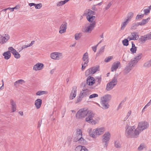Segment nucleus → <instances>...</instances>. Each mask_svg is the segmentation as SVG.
I'll return each mask as SVG.
<instances>
[{
	"label": "nucleus",
	"mask_w": 151,
	"mask_h": 151,
	"mask_svg": "<svg viewBox=\"0 0 151 151\" xmlns=\"http://www.w3.org/2000/svg\"><path fill=\"white\" fill-rule=\"evenodd\" d=\"M76 151H88V150L84 146L78 145L75 148Z\"/></svg>",
	"instance_id": "obj_23"
},
{
	"label": "nucleus",
	"mask_w": 151,
	"mask_h": 151,
	"mask_svg": "<svg viewBox=\"0 0 151 151\" xmlns=\"http://www.w3.org/2000/svg\"><path fill=\"white\" fill-rule=\"evenodd\" d=\"M98 94L96 93H94L90 95L89 96V99H92L98 96Z\"/></svg>",
	"instance_id": "obj_48"
},
{
	"label": "nucleus",
	"mask_w": 151,
	"mask_h": 151,
	"mask_svg": "<svg viewBox=\"0 0 151 151\" xmlns=\"http://www.w3.org/2000/svg\"><path fill=\"white\" fill-rule=\"evenodd\" d=\"M125 134L128 137H137L139 135L135 126H127L126 127Z\"/></svg>",
	"instance_id": "obj_4"
},
{
	"label": "nucleus",
	"mask_w": 151,
	"mask_h": 151,
	"mask_svg": "<svg viewBox=\"0 0 151 151\" xmlns=\"http://www.w3.org/2000/svg\"><path fill=\"white\" fill-rule=\"evenodd\" d=\"M120 65V63L119 61L114 63L111 67V70L112 72L116 70Z\"/></svg>",
	"instance_id": "obj_22"
},
{
	"label": "nucleus",
	"mask_w": 151,
	"mask_h": 151,
	"mask_svg": "<svg viewBox=\"0 0 151 151\" xmlns=\"http://www.w3.org/2000/svg\"><path fill=\"white\" fill-rule=\"evenodd\" d=\"M132 113V111L131 110H129L127 112L126 116L125 119L126 120L131 115Z\"/></svg>",
	"instance_id": "obj_49"
},
{
	"label": "nucleus",
	"mask_w": 151,
	"mask_h": 151,
	"mask_svg": "<svg viewBox=\"0 0 151 151\" xmlns=\"http://www.w3.org/2000/svg\"><path fill=\"white\" fill-rule=\"evenodd\" d=\"M133 15L134 14L132 12H129L128 13L127 17L126 19L129 22L133 17Z\"/></svg>",
	"instance_id": "obj_35"
},
{
	"label": "nucleus",
	"mask_w": 151,
	"mask_h": 151,
	"mask_svg": "<svg viewBox=\"0 0 151 151\" xmlns=\"http://www.w3.org/2000/svg\"><path fill=\"white\" fill-rule=\"evenodd\" d=\"M82 98L83 97H81V95H80V96H79V97L78 99L77 100V101H76V103H78L81 102L82 100Z\"/></svg>",
	"instance_id": "obj_55"
},
{
	"label": "nucleus",
	"mask_w": 151,
	"mask_h": 151,
	"mask_svg": "<svg viewBox=\"0 0 151 151\" xmlns=\"http://www.w3.org/2000/svg\"><path fill=\"white\" fill-rule=\"evenodd\" d=\"M113 58L112 56H109L105 58L104 61L105 62L107 63L109 62Z\"/></svg>",
	"instance_id": "obj_45"
},
{
	"label": "nucleus",
	"mask_w": 151,
	"mask_h": 151,
	"mask_svg": "<svg viewBox=\"0 0 151 151\" xmlns=\"http://www.w3.org/2000/svg\"><path fill=\"white\" fill-rule=\"evenodd\" d=\"M140 41L142 43L145 42L146 41L149 40L147 35H146L144 36H142L139 39Z\"/></svg>",
	"instance_id": "obj_42"
},
{
	"label": "nucleus",
	"mask_w": 151,
	"mask_h": 151,
	"mask_svg": "<svg viewBox=\"0 0 151 151\" xmlns=\"http://www.w3.org/2000/svg\"><path fill=\"white\" fill-rule=\"evenodd\" d=\"M97 46H98V45H96V46H94L92 47V49L93 50L94 52H95L96 51V48L97 47Z\"/></svg>",
	"instance_id": "obj_54"
},
{
	"label": "nucleus",
	"mask_w": 151,
	"mask_h": 151,
	"mask_svg": "<svg viewBox=\"0 0 151 151\" xmlns=\"http://www.w3.org/2000/svg\"><path fill=\"white\" fill-rule=\"evenodd\" d=\"M19 114L21 116H23V113L22 111H20L19 112Z\"/></svg>",
	"instance_id": "obj_62"
},
{
	"label": "nucleus",
	"mask_w": 151,
	"mask_h": 151,
	"mask_svg": "<svg viewBox=\"0 0 151 151\" xmlns=\"http://www.w3.org/2000/svg\"><path fill=\"white\" fill-rule=\"evenodd\" d=\"M42 101L41 99H38L35 100L34 104L36 108L37 109H40L41 106Z\"/></svg>",
	"instance_id": "obj_20"
},
{
	"label": "nucleus",
	"mask_w": 151,
	"mask_h": 151,
	"mask_svg": "<svg viewBox=\"0 0 151 151\" xmlns=\"http://www.w3.org/2000/svg\"><path fill=\"white\" fill-rule=\"evenodd\" d=\"M137 62L134 59L131 60L129 62L128 64H129L132 68H133L137 63Z\"/></svg>",
	"instance_id": "obj_39"
},
{
	"label": "nucleus",
	"mask_w": 151,
	"mask_h": 151,
	"mask_svg": "<svg viewBox=\"0 0 151 151\" xmlns=\"http://www.w3.org/2000/svg\"><path fill=\"white\" fill-rule=\"evenodd\" d=\"M143 12L144 13V14L145 15H147L148 13H149L150 12V9L148 8L144 9Z\"/></svg>",
	"instance_id": "obj_50"
},
{
	"label": "nucleus",
	"mask_w": 151,
	"mask_h": 151,
	"mask_svg": "<svg viewBox=\"0 0 151 151\" xmlns=\"http://www.w3.org/2000/svg\"><path fill=\"white\" fill-rule=\"evenodd\" d=\"M111 137V133L109 131L106 132L102 135V141L104 144V147H107Z\"/></svg>",
	"instance_id": "obj_5"
},
{
	"label": "nucleus",
	"mask_w": 151,
	"mask_h": 151,
	"mask_svg": "<svg viewBox=\"0 0 151 151\" xmlns=\"http://www.w3.org/2000/svg\"><path fill=\"white\" fill-rule=\"evenodd\" d=\"M145 148V145L143 143L141 144L137 148L138 151H141Z\"/></svg>",
	"instance_id": "obj_40"
},
{
	"label": "nucleus",
	"mask_w": 151,
	"mask_h": 151,
	"mask_svg": "<svg viewBox=\"0 0 151 151\" xmlns=\"http://www.w3.org/2000/svg\"><path fill=\"white\" fill-rule=\"evenodd\" d=\"M74 36L75 39L76 40H78L82 36V33L81 32L76 33L75 34Z\"/></svg>",
	"instance_id": "obj_38"
},
{
	"label": "nucleus",
	"mask_w": 151,
	"mask_h": 151,
	"mask_svg": "<svg viewBox=\"0 0 151 151\" xmlns=\"http://www.w3.org/2000/svg\"><path fill=\"white\" fill-rule=\"evenodd\" d=\"M94 114L91 110H88L86 108L80 109L76 113V116L77 119L85 118L86 122L92 125L98 124L99 120V117H94Z\"/></svg>",
	"instance_id": "obj_1"
},
{
	"label": "nucleus",
	"mask_w": 151,
	"mask_h": 151,
	"mask_svg": "<svg viewBox=\"0 0 151 151\" xmlns=\"http://www.w3.org/2000/svg\"><path fill=\"white\" fill-rule=\"evenodd\" d=\"M117 83V75H115L111 81L107 84L106 90L109 91L112 89Z\"/></svg>",
	"instance_id": "obj_6"
},
{
	"label": "nucleus",
	"mask_w": 151,
	"mask_h": 151,
	"mask_svg": "<svg viewBox=\"0 0 151 151\" xmlns=\"http://www.w3.org/2000/svg\"><path fill=\"white\" fill-rule=\"evenodd\" d=\"M25 82L24 80L20 79L15 82L14 83V85L16 86H18L19 85L22 84Z\"/></svg>",
	"instance_id": "obj_31"
},
{
	"label": "nucleus",
	"mask_w": 151,
	"mask_h": 151,
	"mask_svg": "<svg viewBox=\"0 0 151 151\" xmlns=\"http://www.w3.org/2000/svg\"><path fill=\"white\" fill-rule=\"evenodd\" d=\"M128 40L127 39H125L122 40V42L124 45L127 46L128 45Z\"/></svg>",
	"instance_id": "obj_47"
},
{
	"label": "nucleus",
	"mask_w": 151,
	"mask_h": 151,
	"mask_svg": "<svg viewBox=\"0 0 151 151\" xmlns=\"http://www.w3.org/2000/svg\"><path fill=\"white\" fill-rule=\"evenodd\" d=\"M10 51L9 50L4 52L2 55L4 57V58L6 60H8L9 59L11 56V53Z\"/></svg>",
	"instance_id": "obj_24"
},
{
	"label": "nucleus",
	"mask_w": 151,
	"mask_h": 151,
	"mask_svg": "<svg viewBox=\"0 0 151 151\" xmlns=\"http://www.w3.org/2000/svg\"><path fill=\"white\" fill-rule=\"evenodd\" d=\"M2 86H1L0 87V88L1 89V90H2L4 88V81H3V80H2Z\"/></svg>",
	"instance_id": "obj_61"
},
{
	"label": "nucleus",
	"mask_w": 151,
	"mask_h": 151,
	"mask_svg": "<svg viewBox=\"0 0 151 151\" xmlns=\"http://www.w3.org/2000/svg\"><path fill=\"white\" fill-rule=\"evenodd\" d=\"M111 5V3H109L107 5V6L106 7V9H108Z\"/></svg>",
	"instance_id": "obj_58"
},
{
	"label": "nucleus",
	"mask_w": 151,
	"mask_h": 151,
	"mask_svg": "<svg viewBox=\"0 0 151 151\" xmlns=\"http://www.w3.org/2000/svg\"><path fill=\"white\" fill-rule=\"evenodd\" d=\"M54 72V70H51L50 72V73L51 74H52Z\"/></svg>",
	"instance_id": "obj_64"
},
{
	"label": "nucleus",
	"mask_w": 151,
	"mask_h": 151,
	"mask_svg": "<svg viewBox=\"0 0 151 151\" xmlns=\"http://www.w3.org/2000/svg\"><path fill=\"white\" fill-rule=\"evenodd\" d=\"M99 70V66L92 67L88 69L86 71L85 75L86 76H91Z\"/></svg>",
	"instance_id": "obj_11"
},
{
	"label": "nucleus",
	"mask_w": 151,
	"mask_h": 151,
	"mask_svg": "<svg viewBox=\"0 0 151 151\" xmlns=\"http://www.w3.org/2000/svg\"><path fill=\"white\" fill-rule=\"evenodd\" d=\"M35 5V4L34 3H30L29 4V6L31 7L32 6H34Z\"/></svg>",
	"instance_id": "obj_59"
},
{
	"label": "nucleus",
	"mask_w": 151,
	"mask_h": 151,
	"mask_svg": "<svg viewBox=\"0 0 151 151\" xmlns=\"http://www.w3.org/2000/svg\"><path fill=\"white\" fill-rule=\"evenodd\" d=\"M82 136V132L81 130L79 129H77L76 132V137L75 139L76 138L78 139Z\"/></svg>",
	"instance_id": "obj_26"
},
{
	"label": "nucleus",
	"mask_w": 151,
	"mask_h": 151,
	"mask_svg": "<svg viewBox=\"0 0 151 151\" xmlns=\"http://www.w3.org/2000/svg\"><path fill=\"white\" fill-rule=\"evenodd\" d=\"M151 66V59L145 63L143 65V67L145 68H148Z\"/></svg>",
	"instance_id": "obj_33"
},
{
	"label": "nucleus",
	"mask_w": 151,
	"mask_h": 151,
	"mask_svg": "<svg viewBox=\"0 0 151 151\" xmlns=\"http://www.w3.org/2000/svg\"><path fill=\"white\" fill-rule=\"evenodd\" d=\"M101 107L103 109H106L109 108V105L107 102L101 101Z\"/></svg>",
	"instance_id": "obj_27"
},
{
	"label": "nucleus",
	"mask_w": 151,
	"mask_h": 151,
	"mask_svg": "<svg viewBox=\"0 0 151 151\" xmlns=\"http://www.w3.org/2000/svg\"><path fill=\"white\" fill-rule=\"evenodd\" d=\"M151 104V99L150 101L147 103V104L145 106L147 108L148 106H150Z\"/></svg>",
	"instance_id": "obj_57"
},
{
	"label": "nucleus",
	"mask_w": 151,
	"mask_h": 151,
	"mask_svg": "<svg viewBox=\"0 0 151 151\" xmlns=\"http://www.w3.org/2000/svg\"><path fill=\"white\" fill-rule=\"evenodd\" d=\"M129 22V21L125 19V20L124 22H122L121 24V30L124 29L125 27H126Z\"/></svg>",
	"instance_id": "obj_30"
},
{
	"label": "nucleus",
	"mask_w": 151,
	"mask_h": 151,
	"mask_svg": "<svg viewBox=\"0 0 151 151\" xmlns=\"http://www.w3.org/2000/svg\"><path fill=\"white\" fill-rule=\"evenodd\" d=\"M8 50L10 51L15 58L18 59L20 58V54L13 47H9Z\"/></svg>",
	"instance_id": "obj_13"
},
{
	"label": "nucleus",
	"mask_w": 151,
	"mask_h": 151,
	"mask_svg": "<svg viewBox=\"0 0 151 151\" xmlns=\"http://www.w3.org/2000/svg\"><path fill=\"white\" fill-rule=\"evenodd\" d=\"M115 147L117 148L121 147V145L120 142L119 140H116L114 143Z\"/></svg>",
	"instance_id": "obj_43"
},
{
	"label": "nucleus",
	"mask_w": 151,
	"mask_h": 151,
	"mask_svg": "<svg viewBox=\"0 0 151 151\" xmlns=\"http://www.w3.org/2000/svg\"><path fill=\"white\" fill-rule=\"evenodd\" d=\"M146 35L149 40L151 39V32Z\"/></svg>",
	"instance_id": "obj_56"
},
{
	"label": "nucleus",
	"mask_w": 151,
	"mask_h": 151,
	"mask_svg": "<svg viewBox=\"0 0 151 151\" xmlns=\"http://www.w3.org/2000/svg\"><path fill=\"white\" fill-rule=\"evenodd\" d=\"M74 140L75 142L79 141L80 143L81 144H84L86 142L85 140L83 137H82L78 138V139H76L75 138L74 139Z\"/></svg>",
	"instance_id": "obj_37"
},
{
	"label": "nucleus",
	"mask_w": 151,
	"mask_h": 151,
	"mask_svg": "<svg viewBox=\"0 0 151 151\" xmlns=\"http://www.w3.org/2000/svg\"><path fill=\"white\" fill-rule=\"evenodd\" d=\"M144 17L143 14H138L137 16L136 17V19H141L143 18Z\"/></svg>",
	"instance_id": "obj_51"
},
{
	"label": "nucleus",
	"mask_w": 151,
	"mask_h": 151,
	"mask_svg": "<svg viewBox=\"0 0 151 151\" xmlns=\"http://www.w3.org/2000/svg\"><path fill=\"white\" fill-rule=\"evenodd\" d=\"M32 42H33V41H32L31 43L29 44L28 45H24L22 47V48H26L30 47V46H32L33 44Z\"/></svg>",
	"instance_id": "obj_52"
},
{
	"label": "nucleus",
	"mask_w": 151,
	"mask_h": 151,
	"mask_svg": "<svg viewBox=\"0 0 151 151\" xmlns=\"http://www.w3.org/2000/svg\"><path fill=\"white\" fill-rule=\"evenodd\" d=\"M139 26V24L138 22L134 23L132 24L131 27V28L132 29H135Z\"/></svg>",
	"instance_id": "obj_46"
},
{
	"label": "nucleus",
	"mask_w": 151,
	"mask_h": 151,
	"mask_svg": "<svg viewBox=\"0 0 151 151\" xmlns=\"http://www.w3.org/2000/svg\"><path fill=\"white\" fill-rule=\"evenodd\" d=\"M42 6V4L40 3L37 4H36L35 6V9H41Z\"/></svg>",
	"instance_id": "obj_44"
},
{
	"label": "nucleus",
	"mask_w": 151,
	"mask_h": 151,
	"mask_svg": "<svg viewBox=\"0 0 151 151\" xmlns=\"http://www.w3.org/2000/svg\"><path fill=\"white\" fill-rule=\"evenodd\" d=\"M14 11V10H17L20 9V5L18 4L17 5L15 6L14 7H13Z\"/></svg>",
	"instance_id": "obj_53"
},
{
	"label": "nucleus",
	"mask_w": 151,
	"mask_h": 151,
	"mask_svg": "<svg viewBox=\"0 0 151 151\" xmlns=\"http://www.w3.org/2000/svg\"><path fill=\"white\" fill-rule=\"evenodd\" d=\"M111 98V96L109 94L106 95L101 98V101L107 102L110 101Z\"/></svg>",
	"instance_id": "obj_25"
},
{
	"label": "nucleus",
	"mask_w": 151,
	"mask_h": 151,
	"mask_svg": "<svg viewBox=\"0 0 151 151\" xmlns=\"http://www.w3.org/2000/svg\"><path fill=\"white\" fill-rule=\"evenodd\" d=\"M67 28V23L65 22H63L59 28V32L61 34L65 33Z\"/></svg>",
	"instance_id": "obj_16"
},
{
	"label": "nucleus",
	"mask_w": 151,
	"mask_h": 151,
	"mask_svg": "<svg viewBox=\"0 0 151 151\" xmlns=\"http://www.w3.org/2000/svg\"><path fill=\"white\" fill-rule=\"evenodd\" d=\"M95 14L94 12L89 9H86L84 12L83 16L86 17V19L90 23V24L95 26L96 24V17L93 16Z\"/></svg>",
	"instance_id": "obj_3"
},
{
	"label": "nucleus",
	"mask_w": 151,
	"mask_h": 151,
	"mask_svg": "<svg viewBox=\"0 0 151 151\" xmlns=\"http://www.w3.org/2000/svg\"><path fill=\"white\" fill-rule=\"evenodd\" d=\"M44 66L43 63H38L34 65L33 69L36 71L41 70L43 68Z\"/></svg>",
	"instance_id": "obj_15"
},
{
	"label": "nucleus",
	"mask_w": 151,
	"mask_h": 151,
	"mask_svg": "<svg viewBox=\"0 0 151 151\" xmlns=\"http://www.w3.org/2000/svg\"><path fill=\"white\" fill-rule=\"evenodd\" d=\"M10 39V36L7 33L2 35L0 34V44H3L6 42Z\"/></svg>",
	"instance_id": "obj_12"
},
{
	"label": "nucleus",
	"mask_w": 151,
	"mask_h": 151,
	"mask_svg": "<svg viewBox=\"0 0 151 151\" xmlns=\"http://www.w3.org/2000/svg\"><path fill=\"white\" fill-rule=\"evenodd\" d=\"M133 68L130 66L129 64L124 69V71L126 73H128Z\"/></svg>",
	"instance_id": "obj_36"
},
{
	"label": "nucleus",
	"mask_w": 151,
	"mask_h": 151,
	"mask_svg": "<svg viewBox=\"0 0 151 151\" xmlns=\"http://www.w3.org/2000/svg\"><path fill=\"white\" fill-rule=\"evenodd\" d=\"M96 80L94 78L89 76H88L86 80V83L90 86H93L95 83Z\"/></svg>",
	"instance_id": "obj_14"
},
{
	"label": "nucleus",
	"mask_w": 151,
	"mask_h": 151,
	"mask_svg": "<svg viewBox=\"0 0 151 151\" xmlns=\"http://www.w3.org/2000/svg\"><path fill=\"white\" fill-rule=\"evenodd\" d=\"M77 87L76 86L73 87L72 88L69 96V99L70 100H73L74 99L76 96Z\"/></svg>",
	"instance_id": "obj_17"
},
{
	"label": "nucleus",
	"mask_w": 151,
	"mask_h": 151,
	"mask_svg": "<svg viewBox=\"0 0 151 151\" xmlns=\"http://www.w3.org/2000/svg\"><path fill=\"white\" fill-rule=\"evenodd\" d=\"M91 91L88 89L82 90L80 93V95L81 97H86L91 94Z\"/></svg>",
	"instance_id": "obj_19"
},
{
	"label": "nucleus",
	"mask_w": 151,
	"mask_h": 151,
	"mask_svg": "<svg viewBox=\"0 0 151 151\" xmlns=\"http://www.w3.org/2000/svg\"><path fill=\"white\" fill-rule=\"evenodd\" d=\"M88 131L89 136L91 137L96 139L98 137L103 134L105 131V129L103 127H98L93 129L90 128L88 129Z\"/></svg>",
	"instance_id": "obj_2"
},
{
	"label": "nucleus",
	"mask_w": 151,
	"mask_h": 151,
	"mask_svg": "<svg viewBox=\"0 0 151 151\" xmlns=\"http://www.w3.org/2000/svg\"><path fill=\"white\" fill-rule=\"evenodd\" d=\"M10 104L11 106V109L12 112H14L16 110V102L13 99H11L10 101Z\"/></svg>",
	"instance_id": "obj_21"
},
{
	"label": "nucleus",
	"mask_w": 151,
	"mask_h": 151,
	"mask_svg": "<svg viewBox=\"0 0 151 151\" xmlns=\"http://www.w3.org/2000/svg\"><path fill=\"white\" fill-rule=\"evenodd\" d=\"M48 92L45 91H39L36 93V95L37 96H40L42 95H46L47 94Z\"/></svg>",
	"instance_id": "obj_32"
},
{
	"label": "nucleus",
	"mask_w": 151,
	"mask_h": 151,
	"mask_svg": "<svg viewBox=\"0 0 151 151\" xmlns=\"http://www.w3.org/2000/svg\"><path fill=\"white\" fill-rule=\"evenodd\" d=\"M95 26L90 24L86 25L82 28V32L85 33H90L93 30Z\"/></svg>",
	"instance_id": "obj_10"
},
{
	"label": "nucleus",
	"mask_w": 151,
	"mask_h": 151,
	"mask_svg": "<svg viewBox=\"0 0 151 151\" xmlns=\"http://www.w3.org/2000/svg\"><path fill=\"white\" fill-rule=\"evenodd\" d=\"M150 19V17H148L146 19H143L141 21L138 22L140 26L144 25L149 22Z\"/></svg>",
	"instance_id": "obj_28"
},
{
	"label": "nucleus",
	"mask_w": 151,
	"mask_h": 151,
	"mask_svg": "<svg viewBox=\"0 0 151 151\" xmlns=\"http://www.w3.org/2000/svg\"><path fill=\"white\" fill-rule=\"evenodd\" d=\"M149 126V123L145 121L139 122L138 123L137 127L136 128L137 131L138 132V134H139L141 132L147 129Z\"/></svg>",
	"instance_id": "obj_7"
},
{
	"label": "nucleus",
	"mask_w": 151,
	"mask_h": 151,
	"mask_svg": "<svg viewBox=\"0 0 151 151\" xmlns=\"http://www.w3.org/2000/svg\"><path fill=\"white\" fill-rule=\"evenodd\" d=\"M50 57L52 60H59L63 58V55L62 52H55L51 53L50 54Z\"/></svg>",
	"instance_id": "obj_9"
},
{
	"label": "nucleus",
	"mask_w": 151,
	"mask_h": 151,
	"mask_svg": "<svg viewBox=\"0 0 151 151\" xmlns=\"http://www.w3.org/2000/svg\"><path fill=\"white\" fill-rule=\"evenodd\" d=\"M142 53L138 54L137 56L133 59L137 63L142 58Z\"/></svg>",
	"instance_id": "obj_41"
},
{
	"label": "nucleus",
	"mask_w": 151,
	"mask_h": 151,
	"mask_svg": "<svg viewBox=\"0 0 151 151\" xmlns=\"http://www.w3.org/2000/svg\"><path fill=\"white\" fill-rule=\"evenodd\" d=\"M147 107L145 106L142 110V112L143 113L145 111V109Z\"/></svg>",
	"instance_id": "obj_63"
},
{
	"label": "nucleus",
	"mask_w": 151,
	"mask_h": 151,
	"mask_svg": "<svg viewBox=\"0 0 151 151\" xmlns=\"http://www.w3.org/2000/svg\"><path fill=\"white\" fill-rule=\"evenodd\" d=\"M132 46L130 49V50L133 53L136 52L137 50V47L135 46L133 42H132Z\"/></svg>",
	"instance_id": "obj_34"
},
{
	"label": "nucleus",
	"mask_w": 151,
	"mask_h": 151,
	"mask_svg": "<svg viewBox=\"0 0 151 151\" xmlns=\"http://www.w3.org/2000/svg\"><path fill=\"white\" fill-rule=\"evenodd\" d=\"M82 60L84 62L81 64V70L83 71L88 66V64L89 62L88 53L87 52L84 53L82 57Z\"/></svg>",
	"instance_id": "obj_8"
},
{
	"label": "nucleus",
	"mask_w": 151,
	"mask_h": 151,
	"mask_svg": "<svg viewBox=\"0 0 151 151\" xmlns=\"http://www.w3.org/2000/svg\"><path fill=\"white\" fill-rule=\"evenodd\" d=\"M139 36L135 32H132L131 35L127 37V39L129 41L131 40H137Z\"/></svg>",
	"instance_id": "obj_18"
},
{
	"label": "nucleus",
	"mask_w": 151,
	"mask_h": 151,
	"mask_svg": "<svg viewBox=\"0 0 151 151\" xmlns=\"http://www.w3.org/2000/svg\"><path fill=\"white\" fill-rule=\"evenodd\" d=\"M7 9H8V10H9L10 12H14V10L13 9V8H11V7H8L7 8Z\"/></svg>",
	"instance_id": "obj_60"
},
{
	"label": "nucleus",
	"mask_w": 151,
	"mask_h": 151,
	"mask_svg": "<svg viewBox=\"0 0 151 151\" xmlns=\"http://www.w3.org/2000/svg\"><path fill=\"white\" fill-rule=\"evenodd\" d=\"M70 0H64L63 1H60L56 3V6L58 7L61 6L65 4Z\"/></svg>",
	"instance_id": "obj_29"
}]
</instances>
